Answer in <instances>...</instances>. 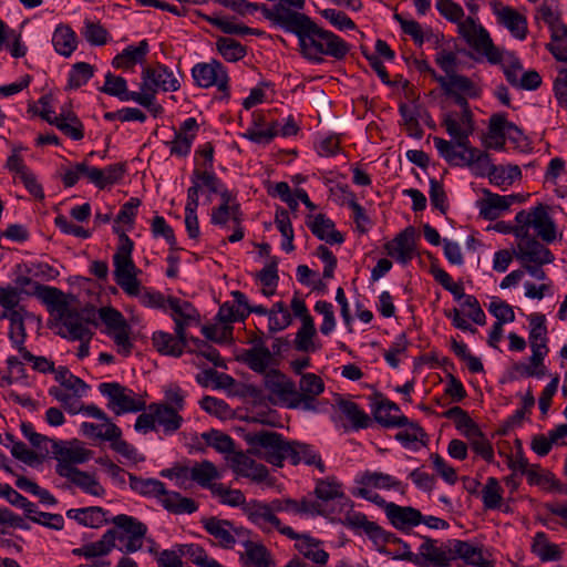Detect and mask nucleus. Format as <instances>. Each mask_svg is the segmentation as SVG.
<instances>
[{
    "instance_id": "nucleus-62",
    "label": "nucleus",
    "mask_w": 567,
    "mask_h": 567,
    "mask_svg": "<svg viewBox=\"0 0 567 567\" xmlns=\"http://www.w3.org/2000/svg\"><path fill=\"white\" fill-rule=\"evenodd\" d=\"M94 66L86 62H78L69 72L68 87L79 89L86 84L94 75Z\"/></svg>"
},
{
    "instance_id": "nucleus-55",
    "label": "nucleus",
    "mask_w": 567,
    "mask_h": 567,
    "mask_svg": "<svg viewBox=\"0 0 567 567\" xmlns=\"http://www.w3.org/2000/svg\"><path fill=\"white\" fill-rule=\"evenodd\" d=\"M81 35L93 47H102L110 40L109 31L99 22L85 19Z\"/></svg>"
},
{
    "instance_id": "nucleus-48",
    "label": "nucleus",
    "mask_w": 567,
    "mask_h": 567,
    "mask_svg": "<svg viewBox=\"0 0 567 567\" xmlns=\"http://www.w3.org/2000/svg\"><path fill=\"white\" fill-rule=\"evenodd\" d=\"M466 152L467 155L464 166L473 167L476 175L488 176L491 179V174L494 172L493 167H497V165L492 163L489 154L481 152L473 146L466 150Z\"/></svg>"
},
{
    "instance_id": "nucleus-35",
    "label": "nucleus",
    "mask_w": 567,
    "mask_h": 567,
    "mask_svg": "<svg viewBox=\"0 0 567 567\" xmlns=\"http://www.w3.org/2000/svg\"><path fill=\"white\" fill-rule=\"evenodd\" d=\"M498 22L504 25L513 37L524 40L527 35V20L518 11L511 7H502L495 10Z\"/></svg>"
},
{
    "instance_id": "nucleus-25",
    "label": "nucleus",
    "mask_w": 567,
    "mask_h": 567,
    "mask_svg": "<svg viewBox=\"0 0 567 567\" xmlns=\"http://www.w3.org/2000/svg\"><path fill=\"white\" fill-rule=\"evenodd\" d=\"M385 514L390 523L401 530L417 526L423 520L422 513L411 506H400L394 503L385 505Z\"/></svg>"
},
{
    "instance_id": "nucleus-51",
    "label": "nucleus",
    "mask_w": 567,
    "mask_h": 567,
    "mask_svg": "<svg viewBox=\"0 0 567 567\" xmlns=\"http://www.w3.org/2000/svg\"><path fill=\"white\" fill-rule=\"evenodd\" d=\"M357 528H362L364 533L374 542L375 545H384L388 543H402L392 534L385 533L374 522L368 520L367 516L357 513Z\"/></svg>"
},
{
    "instance_id": "nucleus-53",
    "label": "nucleus",
    "mask_w": 567,
    "mask_h": 567,
    "mask_svg": "<svg viewBox=\"0 0 567 567\" xmlns=\"http://www.w3.org/2000/svg\"><path fill=\"white\" fill-rule=\"evenodd\" d=\"M216 466L209 461L196 463L194 466L188 467V478L196 482L202 487L213 486L212 482L218 478Z\"/></svg>"
},
{
    "instance_id": "nucleus-39",
    "label": "nucleus",
    "mask_w": 567,
    "mask_h": 567,
    "mask_svg": "<svg viewBox=\"0 0 567 567\" xmlns=\"http://www.w3.org/2000/svg\"><path fill=\"white\" fill-rule=\"evenodd\" d=\"M92 452L81 446L62 447L56 451V473L62 476V468L78 471L76 464H83L90 460Z\"/></svg>"
},
{
    "instance_id": "nucleus-20",
    "label": "nucleus",
    "mask_w": 567,
    "mask_h": 567,
    "mask_svg": "<svg viewBox=\"0 0 567 567\" xmlns=\"http://www.w3.org/2000/svg\"><path fill=\"white\" fill-rule=\"evenodd\" d=\"M434 79L445 95L464 94L471 99H476L481 95V87L470 78L457 72L450 75L434 74Z\"/></svg>"
},
{
    "instance_id": "nucleus-45",
    "label": "nucleus",
    "mask_w": 567,
    "mask_h": 567,
    "mask_svg": "<svg viewBox=\"0 0 567 567\" xmlns=\"http://www.w3.org/2000/svg\"><path fill=\"white\" fill-rule=\"evenodd\" d=\"M332 420L338 427L346 432L354 429V403L337 394L334 400V412Z\"/></svg>"
},
{
    "instance_id": "nucleus-32",
    "label": "nucleus",
    "mask_w": 567,
    "mask_h": 567,
    "mask_svg": "<svg viewBox=\"0 0 567 567\" xmlns=\"http://www.w3.org/2000/svg\"><path fill=\"white\" fill-rule=\"evenodd\" d=\"M245 547V553L240 555V561L244 567H270V553L261 544L251 540V532H248L247 542L239 543Z\"/></svg>"
},
{
    "instance_id": "nucleus-12",
    "label": "nucleus",
    "mask_w": 567,
    "mask_h": 567,
    "mask_svg": "<svg viewBox=\"0 0 567 567\" xmlns=\"http://www.w3.org/2000/svg\"><path fill=\"white\" fill-rule=\"evenodd\" d=\"M547 206L538 204L530 212L520 210L515 216L517 227L526 228L529 233L530 227L537 231V235L545 243H553L556 239V226L551 217L548 215Z\"/></svg>"
},
{
    "instance_id": "nucleus-15",
    "label": "nucleus",
    "mask_w": 567,
    "mask_h": 567,
    "mask_svg": "<svg viewBox=\"0 0 567 567\" xmlns=\"http://www.w3.org/2000/svg\"><path fill=\"white\" fill-rule=\"evenodd\" d=\"M192 75L197 86L203 89L216 86L218 91L228 94V73L218 60L213 59L209 62L195 64Z\"/></svg>"
},
{
    "instance_id": "nucleus-31",
    "label": "nucleus",
    "mask_w": 567,
    "mask_h": 567,
    "mask_svg": "<svg viewBox=\"0 0 567 567\" xmlns=\"http://www.w3.org/2000/svg\"><path fill=\"white\" fill-rule=\"evenodd\" d=\"M238 359L251 371L260 374H266L277 364L270 349H245Z\"/></svg>"
},
{
    "instance_id": "nucleus-40",
    "label": "nucleus",
    "mask_w": 567,
    "mask_h": 567,
    "mask_svg": "<svg viewBox=\"0 0 567 567\" xmlns=\"http://www.w3.org/2000/svg\"><path fill=\"white\" fill-rule=\"evenodd\" d=\"M443 126L461 150L466 151L472 146L470 143V135L474 131L472 121L470 123L465 121L464 123L462 116L460 122L452 114H447L443 120Z\"/></svg>"
},
{
    "instance_id": "nucleus-44",
    "label": "nucleus",
    "mask_w": 567,
    "mask_h": 567,
    "mask_svg": "<svg viewBox=\"0 0 567 567\" xmlns=\"http://www.w3.org/2000/svg\"><path fill=\"white\" fill-rule=\"evenodd\" d=\"M296 547L300 554L307 559L318 565H324L328 560V553L322 548L320 542L309 537L308 535H299L295 538Z\"/></svg>"
},
{
    "instance_id": "nucleus-13",
    "label": "nucleus",
    "mask_w": 567,
    "mask_h": 567,
    "mask_svg": "<svg viewBox=\"0 0 567 567\" xmlns=\"http://www.w3.org/2000/svg\"><path fill=\"white\" fill-rule=\"evenodd\" d=\"M140 92L156 94L158 91L175 92L181 84L173 71L162 63L148 65L143 69L141 75Z\"/></svg>"
},
{
    "instance_id": "nucleus-59",
    "label": "nucleus",
    "mask_w": 567,
    "mask_h": 567,
    "mask_svg": "<svg viewBox=\"0 0 567 567\" xmlns=\"http://www.w3.org/2000/svg\"><path fill=\"white\" fill-rule=\"evenodd\" d=\"M38 296L49 308L59 312V315L69 308L63 292L58 288L40 286L38 289Z\"/></svg>"
},
{
    "instance_id": "nucleus-8",
    "label": "nucleus",
    "mask_w": 567,
    "mask_h": 567,
    "mask_svg": "<svg viewBox=\"0 0 567 567\" xmlns=\"http://www.w3.org/2000/svg\"><path fill=\"white\" fill-rule=\"evenodd\" d=\"M99 391L107 398V408L116 415L144 411L146 408L145 401L138 394L117 382L100 383Z\"/></svg>"
},
{
    "instance_id": "nucleus-29",
    "label": "nucleus",
    "mask_w": 567,
    "mask_h": 567,
    "mask_svg": "<svg viewBox=\"0 0 567 567\" xmlns=\"http://www.w3.org/2000/svg\"><path fill=\"white\" fill-rule=\"evenodd\" d=\"M152 341L161 354L178 358L183 354L187 344V336L186 332L181 331L175 332V336L164 331H156L153 333Z\"/></svg>"
},
{
    "instance_id": "nucleus-7",
    "label": "nucleus",
    "mask_w": 567,
    "mask_h": 567,
    "mask_svg": "<svg viewBox=\"0 0 567 567\" xmlns=\"http://www.w3.org/2000/svg\"><path fill=\"white\" fill-rule=\"evenodd\" d=\"M264 383L275 403L289 409L311 408V400L299 395L295 383L278 370H269L265 374Z\"/></svg>"
},
{
    "instance_id": "nucleus-36",
    "label": "nucleus",
    "mask_w": 567,
    "mask_h": 567,
    "mask_svg": "<svg viewBox=\"0 0 567 567\" xmlns=\"http://www.w3.org/2000/svg\"><path fill=\"white\" fill-rule=\"evenodd\" d=\"M483 194L485 198L477 203L480 208V215L487 220H495L498 218L499 213L507 210L513 204L514 197H506L498 194H494L488 189H484Z\"/></svg>"
},
{
    "instance_id": "nucleus-5",
    "label": "nucleus",
    "mask_w": 567,
    "mask_h": 567,
    "mask_svg": "<svg viewBox=\"0 0 567 567\" xmlns=\"http://www.w3.org/2000/svg\"><path fill=\"white\" fill-rule=\"evenodd\" d=\"M299 45L305 58L317 62L322 60V55L340 59L348 51L347 44L339 37L319 28L315 22L301 38Z\"/></svg>"
},
{
    "instance_id": "nucleus-60",
    "label": "nucleus",
    "mask_w": 567,
    "mask_h": 567,
    "mask_svg": "<svg viewBox=\"0 0 567 567\" xmlns=\"http://www.w3.org/2000/svg\"><path fill=\"white\" fill-rule=\"evenodd\" d=\"M533 551L543 561L559 560L561 558V550L559 546L548 543L544 533H537L534 538Z\"/></svg>"
},
{
    "instance_id": "nucleus-16",
    "label": "nucleus",
    "mask_w": 567,
    "mask_h": 567,
    "mask_svg": "<svg viewBox=\"0 0 567 567\" xmlns=\"http://www.w3.org/2000/svg\"><path fill=\"white\" fill-rule=\"evenodd\" d=\"M244 213L240 206L213 207L210 210V224L221 229L233 230L228 241L237 243L245 237L243 227Z\"/></svg>"
},
{
    "instance_id": "nucleus-33",
    "label": "nucleus",
    "mask_w": 567,
    "mask_h": 567,
    "mask_svg": "<svg viewBox=\"0 0 567 567\" xmlns=\"http://www.w3.org/2000/svg\"><path fill=\"white\" fill-rule=\"evenodd\" d=\"M148 410L155 412L156 424L163 429L165 435L176 433L183 425L184 419L179 411L167 404L152 403Z\"/></svg>"
},
{
    "instance_id": "nucleus-27",
    "label": "nucleus",
    "mask_w": 567,
    "mask_h": 567,
    "mask_svg": "<svg viewBox=\"0 0 567 567\" xmlns=\"http://www.w3.org/2000/svg\"><path fill=\"white\" fill-rule=\"evenodd\" d=\"M192 186L187 189V198L194 192L195 202L199 203V193L206 188L209 194H218L224 186L220 179L216 176L213 169H198L195 168L190 176ZM210 202V195L207 196Z\"/></svg>"
},
{
    "instance_id": "nucleus-54",
    "label": "nucleus",
    "mask_w": 567,
    "mask_h": 567,
    "mask_svg": "<svg viewBox=\"0 0 567 567\" xmlns=\"http://www.w3.org/2000/svg\"><path fill=\"white\" fill-rule=\"evenodd\" d=\"M101 92L115 96L121 101H132L131 95L138 92L128 91L127 82L124 78L106 73L104 85L100 89Z\"/></svg>"
},
{
    "instance_id": "nucleus-4",
    "label": "nucleus",
    "mask_w": 567,
    "mask_h": 567,
    "mask_svg": "<svg viewBox=\"0 0 567 567\" xmlns=\"http://www.w3.org/2000/svg\"><path fill=\"white\" fill-rule=\"evenodd\" d=\"M244 439L249 446V454L275 466L281 467L291 451L290 442L275 431L249 432L245 434Z\"/></svg>"
},
{
    "instance_id": "nucleus-28",
    "label": "nucleus",
    "mask_w": 567,
    "mask_h": 567,
    "mask_svg": "<svg viewBox=\"0 0 567 567\" xmlns=\"http://www.w3.org/2000/svg\"><path fill=\"white\" fill-rule=\"evenodd\" d=\"M192 186L187 189V198L194 192L195 202L199 203V193L206 188L209 194H218L224 186L220 179L216 176L213 169H198L195 168L190 176ZM210 202V195L207 196Z\"/></svg>"
},
{
    "instance_id": "nucleus-18",
    "label": "nucleus",
    "mask_w": 567,
    "mask_h": 567,
    "mask_svg": "<svg viewBox=\"0 0 567 567\" xmlns=\"http://www.w3.org/2000/svg\"><path fill=\"white\" fill-rule=\"evenodd\" d=\"M261 11L266 18L271 19L286 31L296 33L299 42L312 24L306 14L296 11L277 9L272 12L265 4H261Z\"/></svg>"
},
{
    "instance_id": "nucleus-24",
    "label": "nucleus",
    "mask_w": 567,
    "mask_h": 567,
    "mask_svg": "<svg viewBox=\"0 0 567 567\" xmlns=\"http://www.w3.org/2000/svg\"><path fill=\"white\" fill-rule=\"evenodd\" d=\"M372 414L375 422L384 427H403L408 424V417L401 414L399 405L386 399L372 405Z\"/></svg>"
},
{
    "instance_id": "nucleus-21",
    "label": "nucleus",
    "mask_w": 567,
    "mask_h": 567,
    "mask_svg": "<svg viewBox=\"0 0 567 567\" xmlns=\"http://www.w3.org/2000/svg\"><path fill=\"white\" fill-rule=\"evenodd\" d=\"M227 460L233 471L239 476L248 477L254 482H262L268 476L267 467L257 463L247 453L234 452L227 456Z\"/></svg>"
},
{
    "instance_id": "nucleus-58",
    "label": "nucleus",
    "mask_w": 567,
    "mask_h": 567,
    "mask_svg": "<svg viewBox=\"0 0 567 567\" xmlns=\"http://www.w3.org/2000/svg\"><path fill=\"white\" fill-rule=\"evenodd\" d=\"M49 394L59 401L70 414H78L83 410V403L81 401L83 395H78L74 392L58 386L50 388Z\"/></svg>"
},
{
    "instance_id": "nucleus-22",
    "label": "nucleus",
    "mask_w": 567,
    "mask_h": 567,
    "mask_svg": "<svg viewBox=\"0 0 567 567\" xmlns=\"http://www.w3.org/2000/svg\"><path fill=\"white\" fill-rule=\"evenodd\" d=\"M388 255L396 261L405 265L415 254V230L412 226L406 227L394 239L385 244Z\"/></svg>"
},
{
    "instance_id": "nucleus-2",
    "label": "nucleus",
    "mask_w": 567,
    "mask_h": 567,
    "mask_svg": "<svg viewBox=\"0 0 567 567\" xmlns=\"http://www.w3.org/2000/svg\"><path fill=\"white\" fill-rule=\"evenodd\" d=\"M316 497H308L318 512L316 515L329 517L331 520L354 528L353 505L344 496L342 485L334 478L319 480L315 488Z\"/></svg>"
},
{
    "instance_id": "nucleus-14",
    "label": "nucleus",
    "mask_w": 567,
    "mask_h": 567,
    "mask_svg": "<svg viewBox=\"0 0 567 567\" xmlns=\"http://www.w3.org/2000/svg\"><path fill=\"white\" fill-rule=\"evenodd\" d=\"M205 530L215 538L223 548H233L236 544L247 542L249 529L236 526L226 519L208 517L202 520Z\"/></svg>"
},
{
    "instance_id": "nucleus-38",
    "label": "nucleus",
    "mask_w": 567,
    "mask_h": 567,
    "mask_svg": "<svg viewBox=\"0 0 567 567\" xmlns=\"http://www.w3.org/2000/svg\"><path fill=\"white\" fill-rule=\"evenodd\" d=\"M62 477L68 478L84 493L96 497H102L105 495V488L101 485L94 474L83 472L81 470L70 471L65 467L62 468Z\"/></svg>"
},
{
    "instance_id": "nucleus-47",
    "label": "nucleus",
    "mask_w": 567,
    "mask_h": 567,
    "mask_svg": "<svg viewBox=\"0 0 567 567\" xmlns=\"http://www.w3.org/2000/svg\"><path fill=\"white\" fill-rule=\"evenodd\" d=\"M81 432L89 439H99L111 443L113 439L118 437L120 427L111 420L103 421L102 424L83 422L81 424Z\"/></svg>"
},
{
    "instance_id": "nucleus-64",
    "label": "nucleus",
    "mask_w": 567,
    "mask_h": 567,
    "mask_svg": "<svg viewBox=\"0 0 567 567\" xmlns=\"http://www.w3.org/2000/svg\"><path fill=\"white\" fill-rule=\"evenodd\" d=\"M202 439L206 442L207 445L214 447L220 453H227L230 455L235 452L233 439L220 431L212 430L209 432H204L202 434Z\"/></svg>"
},
{
    "instance_id": "nucleus-37",
    "label": "nucleus",
    "mask_w": 567,
    "mask_h": 567,
    "mask_svg": "<svg viewBox=\"0 0 567 567\" xmlns=\"http://www.w3.org/2000/svg\"><path fill=\"white\" fill-rule=\"evenodd\" d=\"M107 512L99 506L84 508H72L66 512V517L76 520L79 524L90 527L100 528L110 523Z\"/></svg>"
},
{
    "instance_id": "nucleus-50",
    "label": "nucleus",
    "mask_w": 567,
    "mask_h": 567,
    "mask_svg": "<svg viewBox=\"0 0 567 567\" xmlns=\"http://www.w3.org/2000/svg\"><path fill=\"white\" fill-rule=\"evenodd\" d=\"M290 449L291 451H289L287 458H289L292 464L303 462L307 465H316L323 472L321 458L311 446L299 442H290Z\"/></svg>"
},
{
    "instance_id": "nucleus-11",
    "label": "nucleus",
    "mask_w": 567,
    "mask_h": 567,
    "mask_svg": "<svg viewBox=\"0 0 567 567\" xmlns=\"http://www.w3.org/2000/svg\"><path fill=\"white\" fill-rule=\"evenodd\" d=\"M513 235L518 240L515 257L523 265L535 264L543 266L555 260L551 251L540 244L534 236L526 231V228H513Z\"/></svg>"
},
{
    "instance_id": "nucleus-63",
    "label": "nucleus",
    "mask_w": 567,
    "mask_h": 567,
    "mask_svg": "<svg viewBox=\"0 0 567 567\" xmlns=\"http://www.w3.org/2000/svg\"><path fill=\"white\" fill-rule=\"evenodd\" d=\"M216 47L220 55L228 62H236L246 55V49L230 38H219Z\"/></svg>"
},
{
    "instance_id": "nucleus-49",
    "label": "nucleus",
    "mask_w": 567,
    "mask_h": 567,
    "mask_svg": "<svg viewBox=\"0 0 567 567\" xmlns=\"http://www.w3.org/2000/svg\"><path fill=\"white\" fill-rule=\"evenodd\" d=\"M434 145L440 154L450 165L464 166L466 161L467 152L462 150L458 151V145L455 141H446L442 137L433 138Z\"/></svg>"
},
{
    "instance_id": "nucleus-26",
    "label": "nucleus",
    "mask_w": 567,
    "mask_h": 567,
    "mask_svg": "<svg viewBox=\"0 0 567 567\" xmlns=\"http://www.w3.org/2000/svg\"><path fill=\"white\" fill-rule=\"evenodd\" d=\"M61 326L64 329L60 334L70 340L92 339L93 332L89 327V321L85 320L79 312L72 311L68 308L60 315Z\"/></svg>"
},
{
    "instance_id": "nucleus-41",
    "label": "nucleus",
    "mask_w": 567,
    "mask_h": 567,
    "mask_svg": "<svg viewBox=\"0 0 567 567\" xmlns=\"http://www.w3.org/2000/svg\"><path fill=\"white\" fill-rule=\"evenodd\" d=\"M125 173V166L122 163L109 165L104 168L89 166L87 179L96 187L103 189L107 185L118 182Z\"/></svg>"
},
{
    "instance_id": "nucleus-46",
    "label": "nucleus",
    "mask_w": 567,
    "mask_h": 567,
    "mask_svg": "<svg viewBox=\"0 0 567 567\" xmlns=\"http://www.w3.org/2000/svg\"><path fill=\"white\" fill-rule=\"evenodd\" d=\"M52 43L59 54L70 56L78 45L76 34L69 25L60 24L53 32Z\"/></svg>"
},
{
    "instance_id": "nucleus-23",
    "label": "nucleus",
    "mask_w": 567,
    "mask_h": 567,
    "mask_svg": "<svg viewBox=\"0 0 567 567\" xmlns=\"http://www.w3.org/2000/svg\"><path fill=\"white\" fill-rule=\"evenodd\" d=\"M451 561L463 559L473 567H494L493 564L483 557L482 548L468 542L460 539L449 540Z\"/></svg>"
},
{
    "instance_id": "nucleus-57",
    "label": "nucleus",
    "mask_w": 567,
    "mask_h": 567,
    "mask_svg": "<svg viewBox=\"0 0 567 567\" xmlns=\"http://www.w3.org/2000/svg\"><path fill=\"white\" fill-rule=\"evenodd\" d=\"M2 317L9 319V321H10L9 338H10L12 344L20 352L21 348H25L23 346V343L27 338L25 327H24V322H23V316H22L21 311H10V312H4L2 315Z\"/></svg>"
},
{
    "instance_id": "nucleus-30",
    "label": "nucleus",
    "mask_w": 567,
    "mask_h": 567,
    "mask_svg": "<svg viewBox=\"0 0 567 567\" xmlns=\"http://www.w3.org/2000/svg\"><path fill=\"white\" fill-rule=\"evenodd\" d=\"M116 538L122 539V536L117 535L116 529H107L101 539L85 544L82 547L74 548L72 549V554L75 556H83L86 559L106 556L115 547Z\"/></svg>"
},
{
    "instance_id": "nucleus-42",
    "label": "nucleus",
    "mask_w": 567,
    "mask_h": 567,
    "mask_svg": "<svg viewBox=\"0 0 567 567\" xmlns=\"http://www.w3.org/2000/svg\"><path fill=\"white\" fill-rule=\"evenodd\" d=\"M150 51L146 40H142L137 45H128L121 53L114 56L112 65L115 69H131L136 64L143 63Z\"/></svg>"
},
{
    "instance_id": "nucleus-61",
    "label": "nucleus",
    "mask_w": 567,
    "mask_h": 567,
    "mask_svg": "<svg viewBox=\"0 0 567 567\" xmlns=\"http://www.w3.org/2000/svg\"><path fill=\"white\" fill-rule=\"evenodd\" d=\"M214 496L218 497L219 502L233 507L245 506L246 497L240 489H231L224 484H214L210 486Z\"/></svg>"
},
{
    "instance_id": "nucleus-6",
    "label": "nucleus",
    "mask_w": 567,
    "mask_h": 567,
    "mask_svg": "<svg viewBox=\"0 0 567 567\" xmlns=\"http://www.w3.org/2000/svg\"><path fill=\"white\" fill-rule=\"evenodd\" d=\"M113 230L120 239L116 252L113 256L115 281L126 295H136L138 292L140 280L137 274L140 269L132 259L134 243L118 227L114 226Z\"/></svg>"
},
{
    "instance_id": "nucleus-3",
    "label": "nucleus",
    "mask_w": 567,
    "mask_h": 567,
    "mask_svg": "<svg viewBox=\"0 0 567 567\" xmlns=\"http://www.w3.org/2000/svg\"><path fill=\"white\" fill-rule=\"evenodd\" d=\"M130 487L141 496L155 498L169 513L193 514L198 506L192 498L182 496L178 492L168 491L165 484L156 478H143L128 473Z\"/></svg>"
},
{
    "instance_id": "nucleus-56",
    "label": "nucleus",
    "mask_w": 567,
    "mask_h": 567,
    "mask_svg": "<svg viewBox=\"0 0 567 567\" xmlns=\"http://www.w3.org/2000/svg\"><path fill=\"white\" fill-rule=\"evenodd\" d=\"M54 378L60 383V388L78 395H85L89 389L87 384L82 379L73 375L66 367L56 368Z\"/></svg>"
},
{
    "instance_id": "nucleus-10",
    "label": "nucleus",
    "mask_w": 567,
    "mask_h": 567,
    "mask_svg": "<svg viewBox=\"0 0 567 567\" xmlns=\"http://www.w3.org/2000/svg\"><path fill=\"white\" fill-rule=\"evenodd\" d=\"M400 559L413 563L419 567H450L451 554L449 540L441 546H437V540L424 537L423 543L419 547V553L414 554L406 550L398 555Z\"/></svg>"
},
{
    "instance_id": "nucleus-1",
    "label": "nucleus",
    "mask_w": 567,
    "mask_h": 567,
    "mask_svg": "<svg viewBox=\"0 0 567 567\" xmlns=\"http://www.w3.org/2000/svg\"><path fill=\"white\" fill-rule=\"evenodd\" d=\"M436 9L445 19L457 23L458 33L472 49L486 56L491 63L501 62L502 54L494 45L487 30L481 24H476L471 17L462 21L464 10L458 3L453 0H437Z\"/></svg>"
},
{
    "instance_id": "nucleus-52",
    "label": "nucleus",
    "mask_w": 567,
    "mask_h": 567,
    "mask_svg": "<svg viewBox=\"0 0 567 567\" xmlns=\"http://www.w3.org/2000/svg\"><path fill=\"white\" fill-rule=\"evenodd\" d=\"M54 125L66 136L74 141H80L84 136L83 124L78 116L72 113H61L54 116Z\"/></svg>"
},
{
    "instance_id": "nucleus-34",
    "label": "nucleus",
    "mask_w": 567,
    "mask_h": 567,
    "mask_svg": "<svg viewBox=\"0 0 567 567\" xmlns=\"http://www.w3.org/2000/svg\"><path fill=\"white\" fill-rule=\"evenodd\" d=\"M307 226L316 237L320 240L327 241L328 244L333 245L341 244L343 241V236L340 231L334 229L333 221L322 214L308 216Z\"/></svg>"
},
{
    "instance_id": "nucleus-43",
    "label": "nucleus",
    "mask_w": 567,
    "mask_h": 567,
    "mask_svg": "<svg viewBox=\"0 0 567 567\" xmlns=\"http://www.w3.org/2000/svg\"><path fill=\"white\" fill-rule=\"evenodd\" d=\"M299 395L311 400V408H301L305 411H318L320 408L316 404L317 396L323 392L324 383L320 377L315 373H305L299 382Z\"/></svg>"
},
{
    "instance_id": "nucleus-9",
    "label": "nucleus",
    "mask_w": 567,
    "mask_h": 567,
    "mask_svg": "<svg viewBox=\"0 0 567 567\" xmlns=\"http://www.w3.org/2000/svg\"><path fill=\"white\" fill-rule=\"evenodd\" d=\"M243 512L248 520L262 533L270 534L276 530L288 538L298 537V534L291 527L282 525L278 516L271 512L265 502L252 499L245 504Z\"/></svg>"
},
{
    "instance_id": "nucleus-19",
    "label": "nucleus",
    "mask_w": 567,
    "mask_h": 567,
    "mask_svg": "<svg viewBox=\"0 0 567 567\" xmlns=\"http://www.w3.org/2000/svg\"><path fill=\"white\" fill-rule=\"evenodd\" d=\"M175 322V332H186V329L198 323L199 312L187 300L169 296L167 311Z\"/></svg>"
},
{
    "instance_id": "nucleus-17",
    "label": "nucleus",
    "mask_w": 567,
    "mask_h": 567,
    "mask_svg": "<svg viewBox=\"0 0 567 567\" xmlns=\"http://www.w3.org/2000/svg\"><path fill=\"white\" fill-rule=\"evenodd\" d=\"M110 523L127 536L123 551L135 553L142 548L143 539L147 533V526L144 523L126 514L114 516L110 519Z\"/></svg>"
}]
</instances>
